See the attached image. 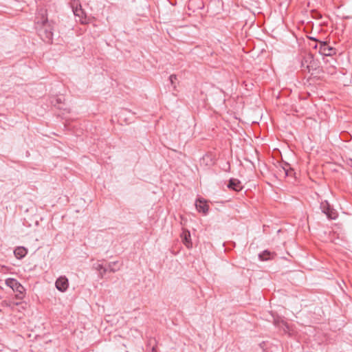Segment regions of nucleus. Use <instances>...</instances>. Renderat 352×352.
Wrapping results in <instances>:
<instances>
[{
	"label": "nucleus",
	"mask_w": 352,
	"mask_h": 352,
	"mask_svg": "<svg viewBox=\"0 0 352 352\" xmlns=\"http://www.w3.org/2000/svg\"><path fill=\"white\" fill-rule=\"evenodd\" d=\"M169 80L171 85L173 87V89H176L175 80H177V76L176 74H171L169 77Z\"/></svg>",
	"instance_id": "17"
},
{
	"label": "nucleus",
	"mask_w": 352,
	"mask_h": 352,
	"mask_svg": "<svg viewBox=\"0 0 352 352\" xmlns=\"http://www.w3.org/2000/svg\"><path fill=\"white\" fill-rule=\"evenodd\" d=\"M274 255V253H272L267 250H265L259 254V258L262 261H267L270 258H273Z\"/></svg>",
	"instance_id": "15"
},
{
	"label": "nucleus",
	"mask_w": 352,
	"mask_h": 352,
	"mask_svg": "<svg viewBox=\"0 0 352 352\" xmlns=\"http://www.w3.org/2000/svg\"><path fill=\"white\" fill-rule=\"evenodd\" d=\"M323 71L329 74L333 75L336 72V67L333 65H328L327 63H326Z\"/></svg>",
	"instance_id": "14"
},
{
	"label": "nucleus",
	"mask_w": 352,
	"mask_h": 352,
	"mask_svg": "<svg viewBox=\"0 0 352 352\" xmlns=\"http://www.w3.org/2000/svg\"><path fill=\"white\" fill-rule=\"evenodd\" d=\"M52 5L49 3L40 4L37 7L34 27L40 38L46 43H53L54 21H49L47 8Z\"/></svg>",
	"instance_id": "1"
},
{
	"label": "nucleus",
	"mask_w": 352,
	"mask_h": 352,
	"mask_svg": "<svg viewBox=\"0 0 352 352\" xmlns=\"http://www.w3.org/2000/svg\"><path fill=\"white\" fill-rule=\"evenodd\" d=\"M307 38L309 39V40H311L316 43H319L321 42L320 41L318 40L317 38H314V37H312V36H307Z\"/></svg>",
	"instance_id": "18"
},
{
	"label": "nucleus",
	"mask_w": 352,
	"mask_h": 352,
	"mask_svg": "<svg viewBox=\"0 0 352 352\" xmlns=\"http://www.w3.org/2000/svg\"><path fill=\"white\" fill-rule=\"evenodd\" d=\"M28 254V250L24 247H17L14 251V254L18 259H21Z\"/></svg>",
	"instance_id": "11"
},
{
	"label": "nucleus",
	"mask_w": 352,
	"mask_h": 352,
	"mask_svg": "<svg viewBox=\"0 0 352 352\" xmlns=\"http://www.w3.org/2000/svg\"><path fill=\"white\" fill-rule=\"evenodd\" d=\"M283 171H284L285 176H287L288 174H289L288 173V169L285 168V167H283Z\"/></svg>",
	"instance_id": "19"
},
{
	"label": "nucleus",
	"mask_w": 352,
	"mask_h": 352,
	"mask_svg": "<svg viewBox=\"0 0 352 352\" xmlns=\"http://www.w3.org/2000/svg\"><path fill=\"white\" fill-rule=\"evenodd\" d=\"M228 186L229 188L237 192L240 191L243 188L241 185V182L235 179H231Z\"/></svg>",
	"instance_id": "12"
},
{
	"label": "nucleus",
	"mask_w": 352,
	"mask_h": 352,
	"mask_svg": "<svg viewBox=\"0 0 352 352\" xmlns=\"http://www.w3.org/2000/svg\"><path fill=\"white\" fill-rule=\"evenodd\" d=\"M320 208L322 212L327 216L328 218L331 219H335L337 216V212L331 208V206L327 201H324L321 203Z\"/></svg>",
	"instance_id": "7"
},
{
	"label": "nucleus",
	"mask_w": 352,
	"mask_h": 352,
	"mask_svg": "<svg viewBox=\"0 0 352 352\" xmlns=\"http://www.w3.org/2000/svg\"><path fill=\"white\" fill-rule=\"evenodd\" d=\"M180 236H181L182 243L184 244V245L187 248L190 249L192 247V243L191 241L190 233L188 230L184 229Z\"/></svg>",
	"instance_id": "10"
},
{
	"label": "nucleus",
	"mask_w": 352,
	"mask_h": 352,
	"mask_svg": "<svg viewBox=\"0 0 352 352\" xmlns=\"http://www.w3.org/2000/svg\"><path fill=\"white\" fill-rule=\"evenodd\" d=\"M195 206L198 212H203L206 214L209 209V206L207 201L203 198H198L195 202Z\"/></svg>",
	"instance_id": "8"
},
{
	"label": "nucleus",
	"mask_w": 352,
	"mask_h": 352,
	"mask_svg": "<svg viewBox=\"0 0 352 352\" xmlns=\"http://www.w3.org/2000/svg\"><path fill=\"white\" fill-rule=\"evenodd\" d=\"M6 285L10 287L16 293L15 297L19 300H22L25 297L24 287L16 279L9 278L6 280Z\"/></svg>",
	"instance_id": "3"
},
{
	"label": "nucleus",
	"mask_w": 352,
	"mask_h": 352,
	"mask_svg": "<svg viewBox=\"0 0 352 352\" xmlns=\"http://www.w3.org/2000/svg\"><path fill=\"white\" fill-rule=\"evenodd\" d=\"M118 264V262H111L109 263L108 269L109 272H115L120 270V267L118 266L116 267V266Z\"/></svg>",
	"instance_id": "16"
},
{
	"label": "nucleus",
	"mask_w": 352,
	"mask_h": 352,
	"mask_svg": "<svg viewBox=\"0 0 352 352\" xmlns=\"http://www.w3.org/2000/svg\"><path fill=\"white\" fill-rule=\"evenodd\" d=\"M55 285L58 290L65 292L69 286L68 279L65 276H60L56 280Z\"/></svg>",
	"instance_id": "9"
},
{
	"label": "nucleus",
	"mask_w": 352,
	"mask_h": 352,
	"mask_svg": "<svg viewBox=\"0 0 352 352\" xmlns=\"http://www.w3.org/2000/svg\"><path fill=\"white\" fill-rule=\"evenodd\" d=\"M65 98L63 96H54L51 98V103L58 109L63 110L66 113H69L68 107H65Z\"/></svg>",
	"instance_id": "6"
},
{
	"label": "nucleus",
	"mask_w": 352,
	"mask_h": 352,
	"mask_svg": "<svg viewBox=\"0 0 352 352\" xmlns=\"http://www.w3.org/2000/svg\"><path fill=\"white\" fill-rule=\"evenodd\" d=\"M94 268L96 270L99 272V276L100 278H103L104 275L107 272V268L104 267L102 264L100 263L96 264Z\"/></svg>",
	"instance_id": "13"
},
{
	"label": "nucleus",
	"mask_w": 352,
	"mask_h": 352,
	"mask_svg": "<svg viewBox=\"0 0 352 352\" xmlns=\"http://www.w3.org/2000/svg\"><path fill=\"white\" fill-rule=\"evenodd\" d=\"M349 165L351 166L352 167V160L350 159V161L349 162H348Z\"/></svg>",
	"instance_id": "21"
},
{
	"label": "nucleus",
	"mask_w": 352,
	"mask_h": 352,
	"mask_svg": "<svg viewBox=\"0 0 352 352\" xmlns=\"http://www.w3.org/2000/svg\"><path fill=\"white\" fill-rule=\"evenodd\" d=\"M312 47H313V48H314V49H317V48H318V44H317V43H316V44H315V45H312Z\"/></svg>",
	"instance_id": "20"
},
{
	"label": "nucleus",
	"mask_w": 352,
	"mask_h": 352,
	"mask_svg": "<svg viewBox=\"0 0 352 352\" xmlns=\"http://www.w3.org/2000/svg\"><path fill=\"white\" fill-rule=\"evenodd\" d=\"M319 53L323 56H332L337 53V50L329 45L326 41L320 42Z\"/></svg>",
	"instance_id": "5"
},
{
	"label": "nucleus",
	"mask_w": 352,
	"mask_h": 352,
	"mask_svg": "<svg viewBox=\"0 0 352 352\" xmlns=\"http://www.w3.org/2000/svg\"><path fill=\"white\" fill-rule=\"evenodd\" d=\"M70 4L74 15L79 18V21L82 24L87 23L86 13L82 8L80 1L78 0H74Z\"/></svg>",
	"instance_id": "4"
},
{
	"label": "nucleus",
	"mask_w": 352,
	"mask_h": 352,
	"mask_svg": "<svg viewBox=\"0 0 352 352\" xmlns=\"http://www.w3.org/2000/svg\"><path fill=\"white\" fill-rule=\"evenodd\" d=\"M319 61L315 59L311 53H306L302 56L301 60L302 71L310 73L316 71L320 67Z\"/></svg>",
	"instance_id": "2"
},
{
	"label": "nucleus",
	"mask_w": 352,
	"mask_h": 352,
	"mask_svg": "<svg viewBox=\"0 0 352 352\" xmlns=\"http://www.w3.org/2000/svg\"><path fill=\"white\" fill-rule=\"evenodd\" d=\"M255 152L256 154H258L259 151L257 149H255Z\"/></svg>",
	"instance_id": "22"
}]
</instances>
